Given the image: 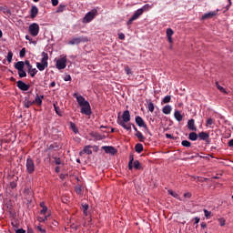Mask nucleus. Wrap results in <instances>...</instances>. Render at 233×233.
Returning <instances> with one entry per match:
<instances>
[{
    "label": "nucleus",
    "instance_id": "f257e3e1",
    "mask_svg": "<svg viewBox=\"0 0 233 233\" xmlns=\"http://www.w3.org/2000/svg\"><path fill=\"white\" fill-rule=\"evenodd\" d=\"M74 97H76L79 106H81L80 112L85 116H92V107H90V102L84 98L83 96L74 93Z\"/></svg>",
    "mask_w": 233,
    "mask_h": 233
},
{
    "label": "nucleus",
    "instance_id": "f03ea898",
    "mask_svg": "<svg viewBox=\"0 0 233 233\" xmlns=\"http://www.w3.org/2000/svg\"><path fill=\"white\" fill-rule=\"evenodd\" d=\"M129 121H130V111L125 110L122 114V117L119 116H117L116 123L117 125L122 127V128H124L125 130H127V132H132V123H129Z\"/></svg>",
    "mask_w": 233,
    "mask_h": 233
},
{
    "label": "nucleus",
    "instance_id": "7ed1b4c3",
    "mask_svg": "<svg viewBox=\"0 0 233 233\" xmlns=\"http://www.w3.org/2000/svg\"><path fill=\"white\" fill-rule=\"evenodd\" d=\"M36 68L40 70V72H43L45 68H48V54L46 52H42V59L41 63H36Z\"/></svg>",
    "mask_w": 233,
    "mask_h": 233
},
{
    "label": "nucleus",
    "instance_id": "20e7f679",
    "mask_svg": "<svg viewBox=\"0 0 233 233\" xmlns=\"http://www.w3.org/2000/svg\"><path fill=\"white\" fill-rule=\"evenodd\" d=\"M15 70H18V76L20 78L26 77V71H25V62L18 61L15 64Z\"/></svg>",
    "mask_w": 233,
    "mask_h": 233
},
{
    "label": "nucleus",
    "instance_id": "39448f33",
    "mask_svg": "<svg viewBox=\"0 0 233 233\" xmlns=\"http://www.w3.org/2000/svg\"><path fill=\"white\" fill-rule=\"evenodd\" d=\"M25 168L27 174H34L35 172V163H34V159L30 157L26 158Z\"/></svg>",
    "mask_w": 233,
    "mask_h": 233
},
{
    "label": "nucleus",
    "instance_id": "423d86ee",
    "mask_svg": "<svg viewBox=\"0 0 233 233\" xmlns=\"http://www.w3.org/2000/svg\"><path fill=\"white\" fill-rule=\"evenodd\" d=\"M81 43H88V37L86 36L74 37L71 40H69L68 45H81Z\"/></svg>",
    "mask_w": 233,
    "mask_h": 233
},
{
    "label": "nucleus",
    "instance_id": "0eeeda50",
    "mask_svg": "<svg viewBox=\"0 0 233 233\" xmlns=\"http://www.w3.org/2000/svg\"><path fill=\"white\" fill-rule=\"evenodd\" d=\"M29 33L33 37L39 35V24L33 23L29 25Z\"/></svg>",
    "mask_w": 233,
    "mask_h": 233
},
{
    "label": "nucleus",
    "instance_id": "6e6552de",
    "mask_svg": "<svg viewBox=\"0 0 233 233\" xmlns=\"http://www.w3.org/2000/svg\"><path fill=\"white\" fill-rule=\"evenodd\" d=\"M96 15H97V9H92L84 17V23H90Z\"/></svg>",
    "mask_w": 233,
    "mask_h": 233
},
{
    "label": "nucleus",
    "instance_id": "1a4fd4ad",
    "mask_svg": "<svg viewBox=\"0 0 233 233\" xmlns=\"http://www.w3.org/2000/svg\"><path fill=\"white\" fill-rule=\"evenodd\" d=\"M135 122L137 125V127H140L141 128H144L146 130V132H147V134H148V127L145 123V120H143V117H141L139 116H137L135 117Z\"/></svg>",
    "mask_w": 233,
    "mask_h": 233
},
{
    "label": "nucleus",
    "instance_id": "9d476101",
    "mask_svg": "<svg viewBox=\"0 0 233 233\" xmlns=\"http://www.w3.org/2000/svg\"><path fill=\"white\" fill-rule=\"evenodd\" d=\"M56 68L58 70H65V68H66V56L59 58L56 61Z\"/></svg>",
    "mask_w": 233,
    "mask_h": 233
},
{
    "label": "nucleus",
    "instance_id": "9b49d317",
    "mask_svg": "<svg viewBox=\"0 0 233 233\" xmlns=\"http://www.w3.org/2000/svg\"><path fill=\"white\" fill-rule=\"evenodd\" d=\"M140 15H143V10L142 9H137L135 12V14L127 21V25H132V23H134V21H136L137 19H139Z\"/></svg>",
    "mask_w": 233,
    "mask_h": 233
},
{
    "label": "nucleus",
    "instance_id": "f8f14e48",
    "mask_svg": "<svg viewBox=\"0 0 233 233\" xmlns=\"http://www.w3.org/2000/svg\"><path fill=\"white\" fill-rule=\"evenodd\" d=\"M140 15H143V10L142 9H137L135 12V14L127 21V25H132V23H134V21H136L137 19H139Z\"/></svg>",
    "mask_w": 233,
    "mask_h": 233
},
{
    "label": "nucleus",
    "instance_id": "ddd939ff",
    "mask_svg": "<svg viewBox=\"0 0 233 233\" xmlns=\"http://www.w3.org/2000/svg\"><path fill=\"white\" fill-rule=\"evenodd\" d=\"M16 86L19 88V90H22L23 92H27V90H30V85L25 84L22 80H18L16 82Z\"/></svg>",
    "mask_w": 233,
    "mask_h": 233
},
{
    "label": "nucleus",
    "instance_id": "4468645a",
    "mask_svg": "<svg viewBox=\"0 0 233 233\" xmlns=\"http://www.w3.org/2000/svg\"><path fill=\"white\" fill-rule=\"evenodd\" d=\"M102 150H104L106 154H111L112 156L117 154V150H116L115 147L112 146H103Z\"/></svg>",
    "mask_w": 233,
    "mask_h": 233
},
{
    "label": "nucleus",
    "instance_id": "2eb2a0df",
    "mask_svg": "<svg viewBox=\"0 0 233 233\" xmlns=\"http://www.w3.org/2000/svg\"><path fill=\"white\" fill-rule=\"evenodd\" d=\"M198 137L199 139H201V141H206V143H210L209 137L210 135L205 131H202L200 133H198Z\"/></svg>",
    "mask_w": 233,
    "mask_h": 233
},
{
    "label": "nucleus",
    "instance_id": "dca6fc26",
    "mask_svg": "<svg viewBox=\"0 0 233 233\" xmlns=\"http://www.w3.org/2000/svg\"><path fill=\"white\" fill-rule=\"evenodd\" d=\"M43 99H45V96H39L36 94L35 100H33L34 105H37V106H43Z\"/></svg>",
    "mask_w": 233,
    "mask_h": 233
},
{
    "label": "nucleus",
    "instance_id": "f3484780",
    "mask_svg": "<svg viewBox=\"0 0 233 233\" xmlns=\"http://www.w3.org/2000/svg\"><path fill=\"white\" fill-rule=\"evenodd\" d=\"M187 128L188 130H192L193 132L198 131V127H196V121L194 118H191L187 121Z\"/></svg>",
    "mask_w": 233,
    "mask_h": 233
},
{
    "label": "nucleus",
    "instance_id": "a211bd4d",
    "mask_svg": "<svg viewBox=\"0 0 233 233\" xmlns=\"http://www.w3.org/2000/svg\"><path fill=\"white\" fill-rule=\"evenodd\" d=\"M215 15H218V13L216 11L206 13L203 16L202 19H212V17H215Z\"/></svg>",
    "mask_w": 233,
    "mask_h": 233
},
{
    "label": "nucleus",
    "instance_id": "6ab92c4d",
    "mask_svg": "<svg viewBox=\"0 0 233 233\" xmlns=\"http://www.w3.org/2000/svg\"><path fill=\"white\" fill-rule=\"evenodd\" d=\"M37 14H39V9L37 6L34 5L31 8V18L35 19V17H37Z\"/></svg>",
    "mask_w": 233,
    "mask_h": 233
},
{
    "label": "nucleus",
    "instance_id": "aec40b11",
    "mask_svg": "<svg viewBox=\"0 0 233 233\" xmlns=\"http://www.w3.org/2000/svg\"><path fill=\"white\" fill-rule=\"evenodd\" d=\"M23 103H24L25 108H30L32 105H34V101H31L30 98L26 96L25 97V100Z\"/></svg>",
    "mask_w": 233,
    "mask_h": 233
},
{
    "label": "nucleus",
    "instance_id": "412c9836",
    "mask_svg": "<svg viewBox=\"0 0 233 233\" xmlns=\"http://www.w3.org/2000/svg\"><path fill=\"white\" fill-rule=\"evenodd\" d=\"M174 117L177 119L178 122L183 121V115H181V112L179 111H175L174 113Z\"/></svg>",
    "mask_w": 233,
    "mask_h": 233
},
{
    "label": "nucleus",
    "instance_id": "4be33fe9",
    "mask_svg": "<svg viewBox=\"0 0 233 233\" xmlns=\"http://www.w3.org/2000/svg\"><path fill=\"white\" fill-rule=\"evenodd\" d=\"M163 114H166L167 116H168V114H170V112H172V106L167 105L165 106L162 109Z\"/></svg>",
    "mask_w": 233,
    "mask_h": 233
},
{
    "label": "nucleus",
    "instance_id": "5701e85b",
    "mask_svg": "<svg viewBox=\"0 0 233 233\" xmlns=\"http://www.w3.org/2000/svg\"><path fill=\"white\" fill-rule=\"evenodd\" d=\"M133 167L134 168H136V170H143V167L141 166V163L139 162V160H135L133 162Z\"/></svg>",
    "mask_w": 233,
    "mask_h": 233
},
{
    "label": "nucleus",
    "instance_id": "b1692460",
    "mask_svg": "<svg viewBox=\"0 0 233 233\" xmlns=\"http://www.w3.org/2000/svg\"><path fill=\"white\" fill-rule=\"evenodd\" d=\"M198 133L196 132L189 133L188 139H190V141H198Z\"/></svg>",
    "mask_w": 233,
    "mask_h": 233
},
{
    "label": "nucleus",
    "instance_id": "393cba45",
    "mask_svg": "<svg viewBox=\"0 0 233 233\" xmlns=\"http://www.w3.org/2000/svg\"><path fill=\"white\" fill-rule=\"evenodd\" d=\"M136 137H137L138 141H140V143H143V141H145V136H143V133H141L140 131H137L135 134Z\"/></svg>",
    "mask_w": 233,
    "mask_h": 233
},
{
    "label": "nucleus",
    "instance_id": "a878e982",
    "mask_svg": "<svg viewBox=\"0 0 233 233\" xmlns=\"http://www.w3.org/2000/svg\"><path fill=\"white\" fill-rule=\"evenodd\" d=\"M147 110L149 112H154L155 106H154V103H152V100H147Z\"/></svg>",
    "mask_w": 233,
    "mask_h": 233
},
{
    "label": "nucleus",
    "instance_id": "bb28decb",
    "mask_svg": "<svg viewBox=\"0 0 233 233\" xmlns=\"http://www.w3.org/2000/svg\"><path fill=\"white\" fill-rule=\"evenodd\" d=\"M92 136L95 139H96V141H101V140L105 139V136H103L99 133H94Z\"/></svg>",
    "mask_w": 233,
    "mask_h": 233
},
{
    "label": "nucleus",
    "instance_id": "cd10ccee",
    "mask_svg": "<svg viewBox=\"0 0 233 233\" xmlns=\"http://www.w3.org/2000/svg\"><path fill=\"white\" fill-rule=\"evenodd\" d=\"M135 150L137 152V154H141L143 152V144L138 143L135 146Z\"/></svg>",
    "mask_w": 233,
    "mask_h": 233
},
{
    "label": "nucleus",
    "instance_id": "c85d7f7f",
    "mask_svg": "<svg viewBox=\"0 0 233 233\" xmlns=\"http://www.w3.org/2000/svg\"><path fill=\"white\" fill-rule=\"evenodd\" d=\"M69 125L75 134H79V129H77V126L74 122H70Z\"/></svg>",
    "mask_w": 233,
    "mask_h": 233
},
{
    "label": "nucleus",
    "instance_id": "c756f323",
    "mask_svg": "<svg viewBox=\"0 0 233 233\" xmlns=\"http://www.w3.org/2000/svg\"><path fill=\"white\" fill-rule=\"evenodd\" d=\"M66 8V5L60 4L56 8V14H61V12H65Z\"/></svg>",
    "mask_w": 233,
    "mask_h": 233
},
{
    "label": "nucleus",
    "instance_id": "7c9ffc66",
    "mask_svg": "<svg viewBox=\"0 0 233 233\" xmlns=\"http://www.w3.org/2000/svg\"><path fill=\"white\" fill-rule=\"evenodd\" d=\"M88 204H82V210L85 216H88Z\"/></svg>",
    "mask_w": 233,
    "mask_h": 233
},
{
    "label": "nucleus",
    "instance_id": "2f4dec72",
    "mask_svg": "<svg viewBox=\"0 0 233 233\" xmlns=\"http://www.w3.org/2000/svg\"><path fill=\"white\" fill-rule=\"evenodd\" d=\"M28 74L31 76V77H35V74H37V69L32 68L27 70Z\"/></svg>",
    "mask_w": 233,
    "mask_h": 233
},
{
    "label": "nucleus",
    "instance_id": "473e14b6",
    "mask_svg": "<svg viewBox=\"0 0 233 233\" xmlns=\"http://www.w3.org/2000/svg\"><path fill=\"white\" fill-rule=\"evenodd\" d=\"M90 148H92V147L90 146H86L84 147V152L85 154H87V156H92V151L90 150Z\"/></svg>",
    "mask_w": 233,
    "mask_h": 233
},
{
    "label": "nucleus",
    "instance_id": "72a5a7b5",
    "mask_svg": "<svg viewBox=\"0 0 233 233\" xmlns=\"http://www.w3.org/2000/svg\"><path fill=\"white\" fill-rule=\"evenodd\" d=\"M182 147H186L187 148L192 147V143L188 140H183L181 142Z\"/></svg>",
    "mask_w": 233,
    "mask_h": 233
},
{
    "label": "nucleus",
    "instance_id": "f704fd0d",
    "mask_svg": "<svg viewBox=\"0 0 233 233\" xmlns=\"http://www.w3.org/2000/svg\"><path fill=\"white\" fill-rule=\"evenodd\" d=\"M54 108H55V112H56V114H57V116H63V112L61 111L59 106H57L56 104H54Z\"/></svg>",
    "mask_w": 233,
    "mask_h": 233
},
{
    "label": "nucleus",
    "instance_id": "c9c22d12",
    "mask_svg": "<svg viewBox=\"0 0 233 233\" xmlns=\"http://www.w3.org/2000/svg\"><path fill=\"white\" fill-rule=\"evenodd\" d=\"M216 86H217L218 90H219L220 92H223L224 94H227V90H225V88H223V86H219V82H216Z\"/></svg>",
    "mask_w": 233,
    "mask_h": 233
},
{
    "label": "nucleus",
    "instance_id": "e433bc0d",
    "mask_svg": "<svg viewBox=\"0 0 233 233\" xmlns=\"http://www.w3.org/2000/svg\"><path fill=\"white\" fill-rule=\"evenodd\" d=\"M36 230L40 233H46V228H45L43 226L39 225L36 227Z\"/></svg>",
    "mask_w": 233,
    "mask_h": 233
},
{
    "label": "nucleus",
    "instance_id": "4c0bfd02",
    "mask_svg": "<svg viewBox=\"0 0 233 233\" xmlns=\"http://www.w3.org/2000/svg\"><path fill=\"white\" fill-rule=\"evenodd\" d=\"M14 57V53L12 51H9L7 53V61L8 63H12V58Z\"/></svg>",
    "mask_w": 233,
    "mask_h": 233
},
{
    "label": "nucleus",
    "instance_id": "58836bf2",
    "mask_svg": "<svg viewBox=\"0 0 233 233\" xmlns=\"http://www.w3.org/2000/svg\"><path fill=\"white\" fill-rule=\"evenodd\" d=\"M171 99H172V96H166L163 98L162 102L165 103V104L170 103Z\"/></svg>",
    "mask_w": 233,
    "mask_h": 233
},
{
    "label": "nucleus",
    "instance_id": "ea45409f",
    "mask_svg": "<svg viewBox=\"0 0 233 233\" xmlns=\"http://www.w3.org/2000/svg\"><path fill=\"white\" fill-rule=\"evenodd\" d=\"M172 35H174V30H172V28H167V36L172 37Z\"/></svg>",
    "mask_w": 233,
    "mask_h": 233
},
{
    "label": "nucleus",
    "instance_id": "a19ab883",
    "mask_svg": "<svg viewBox=\"0 0 233 233\" xmlns=\"http://www.w3.org/2000/svg\"><path fill=\"white\" fill-rule=\"evenodd\" d=\"M168 194L173 198H176V199L179 198V195L176 192H173L172 189L168 190Z\"/></svg>",
    "mask_w": 233,
    "mask_h": 233
},
{
    "label": "nucleus",
    "instance_id": "79ce46f5",
    "mask_svg": "<svg viewBox=\"0 0 233 233\" xmlns=\"http://www.w3.org/2000/svg\"><path fill=\"white\" fill-rule=\"evenodd\" d=\"M19 56H20V57H25L26 56V48L23 47L20 50Z\"/></svg>",
    "mask_w": 233,
    "mask_h": 233
},
{
    "label": "nucleus",
    "instance_id": "37998d69",
    "mask_svg": "<svg viewBox=\"0 0 233 233\" xmlns=\"http://www.w3.org/2000/svg\"><path fill=\"white\" fill-rule=\"evenodd\" d=\"M220 227H225V223H227V220H225V218H221L218 219Z\"/></svg>",
    "mask_w": 233,
    "mask_h": 233
},
{
    "label": "nucleus",
    "instance_id": "c03bdc74",
    "mask_svg": "<svg viewBox=\"0 0 233 233\" xmlns=\"http://www.w3.org/2000/svg\"><path fill=\"white\" fill-rule=\"evenodd\" d=\"M50 217V215H47V216H46L45 218H38V221L40 222V223H45L46 221H47L48 220V218Z\"/></svg>",
    "mask_w": 233,
    "mask_h": 233
},
{
    "label": "nucleus",
    "instance_id": "a18cd8bd",
    "mask_svg": "<svg viewBox=\"0 0 233 233\" xmlns=\"http://www.w3.org/2000/svg\"><path fill=\"white\" fill-rule=\"evenodd\" d=\"M150 8V5L146 4L142 8H139L138 10H142V14L143 12H146V10H149Z\"/></svg>",
    "mask_w": 233,
    "mask_h": 233
},
{
    "label": "nucleus",
    "instance_id": "49530a36",
    "mask_svg": "<svg viewBox=\"0 0 233 233\" xmlns=\"http://www.w3.org/2000/svg\"><path fill=\"white\" fill-rule=\"evenodd\" d=\"M25 65L27 66L28 70H30V69L33 68V66L30 65V61H28V60H25V61L24 62V66H25Z\"/></svg>",
    "mask_w": 233,
    "mask_h": 233
},
{
    "label": "nucleus",
    "instance_id": "de8ad7c7",
    "mask_svg": "<svg viewBox=\"0 0 233 233\" xmlns=\"http://www.w3.org/2000/svg\"><path fill=\"white\" fill-rule=\"evenodd\" d=\"M204 214H205V218H207V219H208V218H210L211 212L207 209H204Z\"/></svg>",
    "mask_w": 233,
    "mask_h": 233
},
{
    "label": "nucleus",
    "instance_id": "09e8293b",
    "mask_svg": "<svg viewBox=\"0 0 233 233\" xmlns=\"http://www.w3.org/2000/svg\"><path fill=\"white\" fill-rule=\"evenodd\" d=\"M48 210V208H42L41 211H40V214L42 216H45V214H46V211Z\"/></svg>",
    "mask_w": 233,
    "mask_h": 233
},
{
    "label": "nucleus",
    "instance_id": "8fccbe9b",
    "mask_svg": "<svg viewBox=\"0 0 233 233\" xmlns=\"http://www.w3.org/2000/svg\"><path fill=\"white\" fill-rule=\"evenodd\" d=\"M125 72L127 76H130V74H132V69H130V67H126Z\"/></svg>",
    "mask_w": 233,
    "mask_h": 233
},
{
    "label": "nucleus",
    "instance_id": "3c124183",
    "mask_svg": "<svg viewBox=\"0 0 233 233\" xmlns=\"http://www.w3.org/2000/svg\"><path fill=\"white\" fill-rule=\"evenodd\" d=\"M64 81H72V76L70 75H66L65 77H64Z\"/></svg>",
    "mask_w": 233,
    "mask_h": 233
},
{
    "label": "nucleus",
    "instance_id": "603ef678",
    "mask_svg": "<svg viewBox=\"0 0 233 233\" xmlns=\"http://www.w3.org/2000/svg\"><path fill=\"white\" fill-rule=\"evenodd\" d=\"M184 198H187V199H190V198H192V193H190V192L185 193Z\"/></svg>",
    "mask_w": 233,
    "mask_h": 233
},
{
    "label": "nucleus",
    "instance_id": "864d4df0",
    "mask_svg": "<svg viewBox=\"0 0 233 233\" xmlns=\"http://www.w3.org/2000/svg\"><path fill=\"white\" fill-rule=\"evenodd\" d=\"M54 159H55V163L56 165H61V158L60 157H55Z\"/></svg>",
    "mask_w": 233,
    "mask_h": 233
},
{
    "label": "nucleus",
    "instance_id": "5fc2aeb1",
    "mask_svg": "<svg viewBox=\"0 0 233 233\" xmlns=\"http://www.w3.org/2000/svg\"><path fill=\"white\" fill-rule=\"evenodd\" d=\"M51 3L54 6H57L59 5V0H51Z\"/></svg>",
    "mask_w": 233,
    "mask_h": 233
},
{
    "label": "nucleus",
    "instance_id": "6e6d98bb",
    "mask_svg": "<svg viewBox=\"0 0 233 233\" xmlns=\"http://www.w3.org/2000/svg\"><path fill=\"white\" fill-rule=\"evenodd\" d=\"M118 39L123 41L125 39V34H123V33L118 34Z\"/></svg>",
    "mask_w": 233,
    "mask_h": 233
},
{
    "label": "nucleus",
    "instance_id": "4d7b16f0",
    "mask_svg": "<svg viewBox=\"0 0 233 233\" xmlns=\"http://www.w3.org/2000/svg\"><path fill=\"white\" fill-rule=\"evenodd\" d=\"M134 155H130L129 156V163H130V165H133V163H134Z\"/></svg>",
    "mask_w": 233,
    "mask_h": 233
},
{
    "label": "nucleus",
    "instance_id": "13d9d810",
    "mask_svg": "<svg viewBox=\"0 0 233 233\" xmlns=\"http://www.w3.org/2000/svg\"><path fill=\"white\" fill-rule=\"evenodd\" d=\"M213 124H214V120L212 118H208L207 125H213Z\"/></svg>",
    "mask_w": 233,
    "mask_h": 233
},
{
    "label": "nucleus",
    "instance_id": "bf43d9fd",
    "mask_svg": "<svg viewBox=\"0 0 233 233\" xmlns=\"http://www.w3.org/2000/svg\"><path fill=\"white\" fill-rule=\"evenodd\" d=\"M71 228H72L73 230H77V228H79V226H77V225H76V224H72V225H71Z\"/></svg>",
    "mask_w": 233,
    "mask_h": 233
},
{
    "label": "nucleus",
    "instance_id": "052dcab7",
    "mask_svg": "<svg viewBox=\"0 0 233 233\" xmlns=\"http://www.w3.org/2000/svg\"><path fill=\"white\" fill-rule=\"evenodd\" d=\"M166 137L167 139H174V136H172L171 134H166Z\"/></svg>",
    "mask_w": 233,
    "mask_h": 233
},
{
    "label": "nucleus",
    "instance_id": "680f3d73",
    "mask_svg": "<svg viewBox=\"0 0 233 233\" xmlns=\"http://www.w3.org/2000/svg\"><path fill=\"white\" fill-rule=\"evenodd\" d=\"M76 194H81V187H76Z\"/></svg>",
    "mask_w": 233,
    "mask_h": 233
},
{
    "label": "nucleus",
    "instance_id": "e2e57ef3",
    "mask_svg": "<svg viewBox=\"0 0 233 233\" xmlns=\"http://www.w3.org/2000/svg\"><path fill=\"white\" fill-rule=\"evenodd\" d=\"M194 219H195V225H198V223H199L200 221V218L198 217H195Z\"/></svg>",
    "mask_w": 233,
    "mask_h": 233
},
{
    "label": "nucleus",
    "instance_id": "0e129e2a",
    "mask_svg": "<svg viewBox=\"0 0 233 233\" xmlns=\"http://www.w3.org/2000/svg\"><path fill=\"white\" fill-rule=\"evenodd\" d=\"M16 233H26V231L23 228H19L16 230Z\"/></svg>",
    "mask_w": 233,
    "mask_h": 233
},
{
    "label": "nucleus",
    "instance_id": "69168bd1",
    "mask_svg": "<svg viewBox=\"0 0 233 233\" xmlns=\"http://www.w3.org/2000/svg\"><path fill=\"white\" fill-rule=\"evenodd\" d=\"M228 147H231L233 148V139L228 141Z\"/></svg>",
    "mask_w": 233,
    "mask_h": 233
},
{
    "label": "nucleus",
    "instance_id": "338daca9",
    "mask_svg": "<svg viewBox=\"0 0 233 233\" xmlns=\"http://www.w3.org/2000/svg\"><path fill=\"white\" fill-rule=\"evenodd\" d=\"M15 187H17V184L15 182L11 183V188H15Z\"/></svg>",
    "mask_w": 233,
    "mask_h": 233
},
{
    "label": "nucleus",
    "instance_id": "774afa93",
    "mask_svg": "<svg viewBox=\"0 0 233 233\" xmlns=\"http://www.w3.org/2000/svg\"><path fill=\"white\" fill-rule=\"evenodd\" d=\"M27 233H34V229L28 228V229H27Z\"/></svg>",
    "mask_w": 233,
    "mask_h": 233
}]
</instances>
